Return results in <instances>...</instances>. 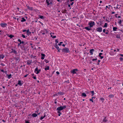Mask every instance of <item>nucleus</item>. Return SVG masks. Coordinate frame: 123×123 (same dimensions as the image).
<instances>
[{
	"mask_svg": "<svg viewBox=\"0 0 123 123\" xmlns=\"http://www.w3.org/2000/svg\"><path fill=\"white\" fill-rule=\"evenodd\" d=\"M66 105H64L63 106H61L57 108L56 110L58 111H60L63 110V109L66 108Z\"/></svg>",
	"mask_w": 123,
	"mask_h": 123,
	"instance_id": "f257e3e1",
	"label": "nucleus"
},
{
	"mask_svg": "<svg viewBox=\"0 0 123 123\" xmlns=\"http://www.w3.org/2000/svg\"><path fill=\"white\" fill-rule=\"evenodd\" d=\"M62 51L65 53H67L69 52V49L68 48H66L64 49H62Z\"/></svg>",
	"mask_w": 123,
	"mask_h": 123,
	"instance_id": "f03ea898",
	"label": "nucleus"
},
{
	"mask_svg": "<svg viewBox=\"0 0 123 123\" xmlns=\"http://www.w3.org/2000/svg\"><path fill=\"white\" fill-rule=\"evenodd\" d=\"M0 25L1 27H5L6 26L7 24L6 23H1L0 24Z\"/></svg>",
	"mask_w": 123,
	"mask_h": 123,
	"instance_id": "7ed1b4c3",
	"label": "nucleus"
},
{
	"mask_svg": "<svg viewBox=\"0 0 123 123\" xmlns=\"http://www.w3.org/2000/svg\"><path fill=\"white\" fill-rule=\"evenodd\" d=\"M89 25H90V27H92L93 25H95L94 22H91L90 23H89Z\"/></svg>",
	"mask_w": 123,
	"mask_h": 123,
	"instance_id": "20e7f679",
	"label": "nucleus"
},
{
	"mask_svg": "<svg viewBox=\"0 0 123 123\" xmlns=\"http://www.w3.org/2000/svg\"><path fill=\"white\" fill-rule=\"evenodd\" d=\"M97 31L99 32H101L102 30V28L101 27H98L96 29Z\"/></svg>",
	"mask_w": 123,
	"mask_h": 123,
	"instance_id": "39448f33",
	"label": "nucleus"
},
{
	"mask_svg": "<svg viewBox=\"0 0 123 123\" xmlns=\"http://www.w3.org/2000/svg\"><path fill=\"white\" fill-rule=\"evenodd\" d=\"M78 70H71V72L73 73V74H76V72H77L78 71Z\"/></svg>",
	"mask_w": 123,
	"mask_h": 123,
	"instance_id": "423d86ee",
	"label": "nucleus"
},
{
	"mask_svg": "<svg viewBox=\"0 0 123 123\" xmlns=\"http://www.w3.org/2000/svg\"><path fill=\"white\" fill-rule=\"evenodd\" d=\"M41 70H35L34 71L37 74H39V72Z\"/></svg>",
	"mask_w": 123,
	"mask_h": 123,
	"instance_id": "0eeeda50",
	"label": "nucleus"
},
{
	"mask_svg": "<svg viewBox=\"0 0 123 123\" xmlns=\"http://www.w3.org/2000/svg\"><path fill=\"white\" fill-rule=\"evenodd\" d=\"M12 51L11 52L15 54H17V52L14 49H12Z\"/></svg>",
	"mask_w": 123,
	"mask_h": 123,
	"instance_id": "6e6552de",
	"label": "nucleus"
},
{
	"mask_svg": "<svg viewBox=\"0 0 123 123\" xmlns=\"http://www.w3.org/2000/svg\"><path fill=\"white\" fill-rule=\"evenodd\" d=\"M27 63L28 65H30L31 64V63L32 62L31 60H28L27 61Z\"/></svg>",
	"mask_w": 123,
	"mask_h": 123,
	"instance_id": "1a4fd4ad",
	"label": "nucleus"
},
{
	"mask_svg": "<svg viewBox=\"0 0 123 123\" xmlns=\"http://www.w3.org/2000/svg\"><path fill=\"white\" fill-rule=\"evenodd\" d=\"M64 93L63 92H58L57 93V94L60 95H62L64 94Z\"/></svg>",
	"mask_w": 123,
	"mask_h": 123,
	"instance_id": "9d476101",
	"label": "nucleus"
},
{
	"mask_svg": "<svg viewBox=\"0 0 123 123\" xmlns=\"http://www.w3.org/2000/svg\"><path fill=\"white\" fill-rule=\"evenodd\" d=\"M18 84L20 86H21L23 84V83H21V81L18 80Z\"/></svg>",
	"mask_w": 123,
	"mask_h": 123,
	"instance_id": "9b49d317",
	"label": "nucleus"
},
{
	"mask_svg": "<svg viewBox=\"0 0 123 123\" xmlns=\"http://www.w3.org/2000/svg\"><path fill=\"white\" fill-rule=\"evenodd\" d=\"M44 115L43 116H41V117L40 118V119L41 120H42L43 119L44 117H46L45 114V113H44Z\"/></svg>",
	"mask_w": 123,
	"mask_h": 123,
	"instance_id": "f8f14e48",
	"label": "nucleus"
},
{
	"mask_svg": "<svg viewBox=\"0 0 123 123\" xmlns=\"http://www.w3.org/2000/svg\"><path fill=\"white\" fill-rule=\"evenodd\" d=\"M37 116V115L35 113L33 114L32 115V116L33 117H36Z\"/></svg>",
	"mask_w": 123,
	"mask_h": 123,
	"instance_id": "ddd939ff",
	"label": "nucleus"
},
{
	"mask_svg": "<svg viewBox=\"0 0 123 123\" xmlns=\"http://www.w3.org/2000/svg\"><path fill=\"white\" fill-rule=\"evenodd\" d=\"M81 96L82 97H86V94H85V93L83 92Z\"/></svg>",
	"mask_w": 123,
	"mask_h": 123,
	"instance_id": "4468645a",
	"label": "nucleus"
},
{
	"mask_svg": "<svg viewBox=\"0 0 123 123\" xmlns=\"http://www.w3.org/2000/svg\"><path fill=\"white\" fill-rule=\"evenodd\" d=\"M94 51V49H92L90 50V53L92 55L93 54V52Z\"/></svg>",
	"mask_w": 123,
	"mask_h": 123,
	"instance_id": "2eb2a0df",
	"label": "nucleus"
},
{
	"mask_svg": "<svg viewBox=\"0 0 123 123\" xmlns=\"http://www.w3.org/2000/svg\"><path fill=\"white\" fill-rule=\"evenodd\" d=\"M108 121V120H107L106 119V117H105L103 119V122H106L107 121Z\"/></svg>",
	"mask_w": 123,
	"mask_h": 123,
	"instance_id": "dca6fc26",
	"label": "nucleus"
},
{
	"mask_svg": "<svg viewBox=\"0 0 123 123\" xmlns=\"http://www.w3.org/2000/svg\"><path fill=\"white\" fill-rule=\"evenodd\" d=\"M114 96L112 94H111L109 96V97L111 98L114 97Z\"/></svg>",
	"mask_w": 123,
	"mask_h": 123,
	"instance_id": "f3484780",
	"label": "nucleus"
},
{
	"mask_svg": "<svg viewBox=\"0 0 123 123\" xmlns=\"http://www.w3.org/2000/svg\"><path fill=\"white\" fill-rule=\"evenodd\" d=\"M32 77L34 79L36 80V76H34V74H32Z\"/></svg>",
	"mask_w": 123,
	"mask_h": 123,
	"instance_id": "a211bd4d",
	"label": "nucleus"
},
{
	"mask_svg": "<svg viewBox=\"0 0 123 123\" xmlns=\"http://www.w3.org/2000/svg\"><path fill=\"white\" fill-rule=\"evenodd\" d=\"M85 29L88 31H89L91 30V29L90 27H85Z\"/></svg>",
	"mask_w": 123,
	"mask_h": 123,
	"instance_id": "6ab92c4d",
	"label": "nucleus"
},
{
	"mask_svg": "<svg viewBox=\"0 0 123 123\" xmlns=\"http://www.w3.org/2000/svg\"><path fill=\"white\" fill-rule=\"evenodd\" d=\"M4 56L3 55H0V59H3Z\"/></svg>",
	"mask_w": 123,
	"mask_h": 123,
	"instance_id": "aec40b11",
	"label": "nucleus"
},
{
	"mask_svg": "<svg viewBox=\"0 0 123 123\" xmlns=\"http://www.w3.org/2000/svg\"><path fill=\"white\" fill-rule=\"evenodd\" d=\"M7 76H8V79H10L12 77V75L11 74H10L9 75H7Z\"/></svg>",
	"mask_w": 123,
	"mask_h": 123,
	"instance_id": "412c9836",
	"label": "nucleus"
},
{
	"mask_svg": "<svg viewBox=\"0 0 123 123\" xmlns=\"http://www.w3.org/2000/svg\"><path fill=\"white\" fill-rule=\"evenodd\" d=\"M26 21V20L24 18H22V19L21 20V22H23L25 21Z\"/></svg>",
	"mask_w": 123,
	"mask_h": 123,
	"instance_id": "4be33fe9",
	"label": "nucleus"
},
{
	"mask_svg": "<svg viewBox=\"0 0 123 123\" xmlns=\"http://www.w3.org/2000/svg\"><path fill=\"white\" fill-rule=\"evenodd\" d=\"M36 57V56H33V55H31V58H33L35 59H36V58H35Z\"/></svg>",
	"mask_w": 123,
	"mask_h": 123,
	"instance_id": "5701e85b",
	"label": "nucleus"
},
{
	"mask_svg": "<svg viewBox=\"0 0 123 123\" xmlns=\"http://www.w3.org/2000/svg\"><path fill=\"white\" fill-rule=\"evenodd\" d=\"M117 29V28L116 27H114L113 28V30L114 31H116V30Z\"/></svg>",
	"mask_w": 123,
	"mask_h": 123,
	"instance_id": "b1692460",
	"label": "nucleus"
},
{
	"mask_svg": "<svg viewBox=\"0 0 123 123\" xmlns=\"http://www.w3.org/2000/svg\"><path fill=\"white\" fill-rule=\"evenodd\" d=\"M46 2L47 4V6H48L49 5V1L48 0H46Z\"/></svg>",
	"mask_w": 123,
	"mask_h": 123,
	"instance_id": "393cba45",
	"label": "nucleus"
},
{
	"mask_svg": "<svg viewBox=\"0 0 123 123\" xmlns=\"http://www.w3.org/2000/svg\"><path fill=\"white\" fill-rule=\"evenodd\" d=\"M19 59V57H15L14 58V60L16 61H18Z\"/></svg>",
	"mask_w": 123,
	"mask_h": 123,
	"instance_id": "a878e982",
	"label": "nucleus"
},
{
	"mask_svg": "<svg viewBox=\"0 0 123 123\" xmlns=\"http://www.w3.org/2000/svg\"><path fill=\"white\" fill-rule=\"evenodd\" d=\"M39 18H40L42 19H44V18L43 16H42L41 15L39 16Z\"/></svg>",
	"mask_w": 123,
	"mask_h": 123,
	"instance_id": "bb28decb",
	"label": "nucleus"
},
{
	"mask_svg": "<svg viewBox=\"0 0 123 123\" xmlns=\"http://www.w3.org/2000/svg\"><path fill=\"white\" fill-rule=\"evenodd\" d=\"M57 113H59L58 115L59 116H60V115L62 114V113L60 112V111H57Z\"/></svg>",
	"mask_w": 123,
	"mask_h": 123,
	"instance_id": "cd10ccee",
	"label": "nucleus"
},
{
	"mask_svg": "<svg viewBox=\"0 0 123 123\" xmlns=\"http://www.w3.org/2000/svg\"><path fill=\"white\" fill-rule=\"evenodd\" d=\"M107 27V23H105L104 26V27Z\"/></svg>",
	"mask_w": 123,
	"mask_h": 123,
	"instance_id": "c85d7f7f",
	"label": "nucleus"
},
{
	"mask_svg": "<svg viewBox=\"0 0 123 123\" xmlns=\"http://www.w3.org/2000/svg\"><path fill=\"white\" fill-rule=\"evenodd\" d=\"M27 33L29 34H30L31 33V32L29 31V29L27 30Z\"/></svg>",
	"mask_w": 123,
	"mask_h": 123,
	"instance_id": "c756f323",
	"label": "nucleus"
},
{
	"mask_svg": "<svg viewBox=\"0 0 123 123\" xmlns=\"http://www.w3.org/2000/svg\"><path fill=\"white\" fill-rule=\"evenodd\" d=\"M28 8V9L30 10H32V8L31 7H30L29 6H27Z\"/></svg>",
	"mask_w": 123,
	"mask_h": 123,
	"instance_id": "7c9ffc66",
	"label": "nucleus"
},
{
	"mask_svg": "<svg viewBox=\"0 0 123 123\" xmlns=\"http://www.w3.org/2000/svg\"><path fill=\"white\" fill-rule=\"evenodd\" d=\"M56 48L57 49H59V47L58 46V45H56L55 46Z\"/></svg>",
	"mask_w": 123,
	"mask_h": 123,
	"instance_id": "2f4dec72",
	"label": "nucleus"
},
{
	"mask_svg": "<svg viewBox=\"0 0 123 123\" xmlns=\"http://www.w3.org/2000/svg\"><path fill=\"white\" fill-rule=\"evenodd\" d=\"M9 37H10L11 38H12L13 37H14V36L13 35H10Z\"/></svg>",
	"mask_w": 123,
	"mask_h": 123,
	"instance_id": "473e14b6",
	"label": "nucleus"
},
{
	"mask_svg": "<svg viewBox=\"0 0 123 123\" xmlns=\"http://www.w3.org/2000/svg\"><path fill=\"white\" fill-rule=\"evenodd\" d=\"M44 61L46 63H47L49 62V61L46 59H44Z\"/></svg>",
	"mask_w": 123,
	"mask_h": 123,
	"instance_id": "72a5a7b5",
	"label": "nucleus"
},
{
	"mask_svg": "<svg viewBox=\"0 0 123 123\" xmlns=\"http://www.w3.org/2000/svg\"><path fill=\"white\" fill-rule=\"evenodd\" d=\"M49 66H47L45 68V69H49Z\"/></svg>",
	"mask_w": 123,
	"mask_h": 123,
	"instance_id": "f704fd0d",
	"label": "nucleus"
},
{
	"mask_svg": "<svg viewBox=\"0 0 123 123\" xmlns=\"http://www.w3.org/2000/svg\"><path fill=\"white\" fill-rule=\"evenodd\" d=\"M100 99L103 102L104 100V98H100Z\"/></svg>",
	"mask_w": 123,
	"mask_h": 123,
	"instance_id": "c9c22d12",
	"label": "nucleus"
},
{
	"mask_svg": "<svg viewBox=\"0 0 123 123\" xmlns=\"http://www.w3.org/2000/svg\"><path fill=\"white\" fill-rule=\"evenodd\" d=\"M90 92L92 93V96L94 94V92L93 91H92Z\"/></svg>",
	"mask_w": 123,
	"mask_h": 123,
	"instance_id": "e433bc0d",
	"label": "nucleus"
},
{
	"mask_svg": "<svg viewBox=\"0 0 123 123\" xmlns=\"http://www.w3.org/2000/svg\"><path fill=\"white\" fill-rule=\"evenodd\" d=\"M116 37L117 38H120V37L119 35H116Z\"/></svg>",
	"mask_w": 123,
	"mask_h": 123,
	"instance_id": "4c0bfd02",
	"label": "nucleus"
},
{
	"mask_svg": "<svg viewBox=\"0 0 123 123\" xmlns=\"http://www.w3.org/2000/svg\"><path fill=\"white\" fill-rule=\"evenodd\" d=\"M18 42H20V44H21V41L20 39H18Z\"/></svg>",
	"mask_w": 123,
	"mask_h": 123,
	"instance_id": "58836bf2",
	"label": "nucleus"
},
{
	"mask_svg": "<svg viewBox=\"0 0 123 123\" xmlns=\"http://www.w3.org/2000/svg\"><path fill=\"white\" fill-rule=\"evenodd\" d=\"M41 55L42 56L44 57L45 56V55L44 54L41 53Z\"/></svg>",
	"mask_w": 123,
	"mask_h": 123,
	"instance_id": "ea45409f",
	"label": "nucleus"
},
{
	"mask_svg": "<svg viewBox=\"0 0 123 123\" xmlns=\"http://www.w3.org/2000/svg\"><path fill=\"white\" fill-rule=\"evenodd\" d=\"M122 23V21L120 20L118 22V23L120 24H121Z\"/></svg>",
	"mask_w": 123,
	"mask_h": 123,
	"instance_id": "a19ab883",
	"label": "nucleus"
},
{
	"mask_svg": "<svg viewBox=\"0 0 123 123\" xmlns=\"http://www.w3.org/2000/svg\"><path fill=\"white\" fill-rule=\"evenodd\" d=\"M93 99L92 98V99H90L89 100L90 101H91L92 102H93V100H92Z\"/></svg>",
	"mask_w": 123,
	"mask_h": 123,
	"instance_id": "79ce46f5",
	"label": "nucleus"
},
{
	"mask_svg": "<svg viewBox=\"0 0 123 123\" xmlns=\"http://www.w3.org/2000/svg\"><path fill=\"white\" fill-rule=\"evenodd\" d=\"M102 55V53H100L99 55V56H101V55Z\"/></svg>",
	"mask_w": 123,
	"mask_h": 123,
	"instance_id": "37998d69",
	"label": "nucleus"
},
{
	"mask_svg": "<svg viewBox=\"0 0 123 123\" xmlns=\"http://www.w3.org/2000/svg\"><path fill=\"white\" fill-rule=\"evenodd\" d=\"M22 37H23L24 38H25V35H24L23 34L22 35Z\"/></svg>",
	"mask_w": 123,
	"mask_h": 123,
	"instance_id": "c03bdc74",
	"label": "nucleus"
},
{
	"mask_svg": "<svg viewBox=\"0 0 123 123\" xmlns=\"http://www.w3.org/2000/svg\"><path fill=\"white\" fill-rule=\"evenodd\" d=\"M28 75H29V74H26V75H24V77H27V76H28Z\"/></svg>",
	"mask_w": 123,
	"mask_h": 123,
	"instance_id": "a18cd8bd",
	"label": "nucleus"
},
{
	"mask_svg": "<svg viewBox=\"0 0 123 123\" xmlns=\"http://www.w3.org/2000/svg\"><path fill=\"white\" fill-rule=\"evenodd\" d=\"M120 60L121 61H122L123 60V58L122 57H121L120 58Z\"/></svg>",
	"mask_w": 123,
	"mask_h": 123,
	"instance_id": "49530a36",
	"label": "nucleus"
},
{
	"mask_svg": "<svg viewBox=\"0 0 123 123\" xmlns=\"http://www.w3.org/2000/svg\"><path fill=\"white\" fill-rule=\"evenodd\" d=\"M25 123H30L28 121H25Z\"/></svg>",
	"mask_w": 123,
	"mask_h": 123,
	"instance_id": "de8ad7c7",
	"label": "nucleus"
},
{
	"mask_svg": "<svg viewBox=\"0 0 123 123\" xmlns=\"http://www.w3.org/2000/svg\"><path fill=\"white\" fill-rule=\"evenodd\" d=\"M62 43V42H60V43L58 44V45H60V46L61 45V44Z\"/></svg>",
	"mask_w": 123,
	"mask_h": 123,
	"instance_id": "09e8293b",
	"label": "nucleus"
},
{
	"mask_svg": "<svg viewBox=\"0 0 123 123\" xmlns=\"http://www.w3.org/2000/svg\"><path fill=\"white\" fill-rule=\"evenodd\" d=\"M55 42L56 43H58V41L57 39H56L55 40Z\"/></svg>",
	"mask_w": 123,
	"mask_h": 123,
	"instance_id": "8fccbe9b",
	"label": "nucleus"
},
{
	"mask_svg": "<svg viewBox=\"0 0 123 123\" xmlns=\"http://www.w3.org/2000/svg\"><path fill=\"white\" fill-rule=\"evenodd\" d=\"M65 82H66L67 83H69V80H68L67 81H65Z\"/></svg>",
	"mask_w": 123,
	"mask_h": 123,
	"instance_id": "3c124183",
	"label": "nucleus"
},
{
	"mask_svg": "<svg viewBox=\"0 0 123 123\" xmlns=\"http://www.w3.org/2000/svg\"><path fill=\"white\" fill-rule=\"evenodd\" d=\"M56 73L58 75H59L60 74L59 73L58 71H57L56 72Z\"/></svg>",
	"mask_w": 123,
	"mask_h": 123,
	"instance_id": "603ef678",
	"label": "nucleus"
},
{
	"mask_svg": "<svg viewBox=\"0 0 123 123\" xmlns=\"http://www.w3.org/2000/svg\"><path fill=\"white\" fill-rule=\"evenodd\" d=\"M105 31H106V30L105 29H104L103 30V32L104 33H105Z\"/></svg>",
	"mask_w": 123,
	"mask_h": 123,
	"instance_id": "864d4df0",
	"label": "nucleus"
},
{
	"mask_svg": "<svg viewBox=\"0 0 123 123\" xmlns=\"http://www.w3.org/2000/svg\"><path fill=\"white\" fill-rule=\"evenodd\" d=\"M100 57V58L101 59H102L104 58V57L103 56H99Z\"/></svg>",
	"mask_w": 123,
	"mask_h": 123,
	"instance_id": "5fc2aeb1",
	"label": "nucleus"
},
{
	"mask_svg": "<svg viewBox=\"0 0 123 123\" xmlns=\"http://www.w3.org/2000/svg\"><path fill=\"white\" fill-rule=\"evenodd\" d=\"M2 72H3L4 73L5 71H4L3 70H0Z\"/></svg>",
	"mask_w": 123,
	"mask_h": 123,
	"instance_id": "6e6d98bb",
	"label": "nucleus"
},
{
	"mask_svg": "<svg viewBox=\"0 0 123 123\" xmlns=\"http://www.w3.org/2000/svg\"><path fill=\"white\" fill-rule=\"evenodd\" d=\"M97 58H96L95 59H93L92 60L93 61H95V60H97Z\"/></svg>",
	"mask_w": 123,
	"mask_h": 123,
	"instance_id": "4d7b16f0",
	"label": "nucleus"
},
{
	"mask_svg": "<svg viewBox=\"0 0 123 123\" xmlns=\"http://www.w3.org/2000/svg\"><path fill=\"white\" fill-rule=\"evenodd\" d=\"M44 59V57L42 56V57L41 58V59H42L43 60V59Z\"/></svg>",
	"mask_w": 123,
	"mask_h": 123,
	"instance_id": "13d9d810",
	"label": "nucleus"
},
{
	"mask_svg": "<svg viewBox=\"0 0 123 123\" xmlns=\"http://www.w3.org/2000/svg\"><path fill=\"white\" fill-rule=\"evenodd\" d=\"M74 3V2H72V3L71 4V5L72 6V5H73V4Z\"/></svg>",
	"mask_w": 123,
	"mask_h": 123,
	"instance_id": "bf43d9fd",
	"label": "nucleus"
},
{
	"mask_svg": "<svg viewBox=\"0 0 123 123\" xmlns=\"http://www.w3.org/2000/svg\"><path fill=\"white\" fill-rule=\"evenodd\" d=\"M26 31V30H23V32H25Z\"/></svg>",
	"mask_w": 123,
	"mask_h": 123,
	"instance_id": "052dcab7",
	"label": "nucleus"
},
{
	"mask_svg": "<svg viewBox=\"0 0 123 123\" xmlns=\"http://www.w3.org/2000/svg\"><path fill=\"white\" fill-rule=\"evenodd\" d=\"M56 37V36H54L53 37V38H55Z\"/></svg>",
	"mask_w": 123,
	"mask_h": 123,
	"instance_id": "680f3d73",
	"label": "nucleus"
},
{
	"mask_svg": "<svg viewBox=\"0 0 123 123\" xmlns=\"http://www.w3.org/2000/svg\"><path fill=\"white\" fill-rule=\"evenodd\" d=\"M66 11H67L66 10H65V11H64V13H66Z\"/></svg>",
	"mask_w": 123,
	"mask_h": 123,
	"instance_id": "e2e57ef3",
	"label": "nucleus"
},
{
	"mask_svg": "<svg viewBox=\"0 0 123 123\" xmlns=\"http://www.w3.org/2000/svg\"><path fill=\"white\" fill-rule=\"evenodd\" d=\"M52 4V2L51 1L50 3H49V5L50 4Z\"/></svg>",
	"mask_w": 123,
	"mask_h": 123,
	"instance_id": "0e129e2a",
	"label": "nucleus"
},
{
	"mask_svg": "<svg viewBox=\"0 0 123 123\" xmlns=\"http://www.w3.org/2000/svg\"><path fill=\"white\" fill-rule=\"evenodd\" d=\"M115 13V12H112V14H114Z\"/></svg>",
	"mask_w": 123,
	"mask_h": 123,
	"instance_id": "69168bd1",
	"label": "nucleus"
},
{
	"mask_svg": "<svg viewBox=\"0 0 123 123\" xmlns=\"http://www.w3.org/2000/svg\"><path fill=\"white\" fill-rule=\"evenodd\" d=\"M2 121L4 122H5V121L3 119L2 120Z\"/></svg>",
	"mask_w": 123,
	"mask_h": 123,
	"instance_id": "338daca9",
	"label": "nucleus"
},
{
	"mask_svg": "<svg viewBox=\"0 0 123 123\" xmlns=\"http://www.w3.org/2000/svg\"><path fill=\"white\" fill-rule=\"evenodd\" d=\"M120 55L121 56H123V54H120Z\"/></svg>",
	"mask_w": 123,
	"mask_h": 123,
	"instance_id": "774afa93",
	"label": "nucleus"
}]
</instances>
